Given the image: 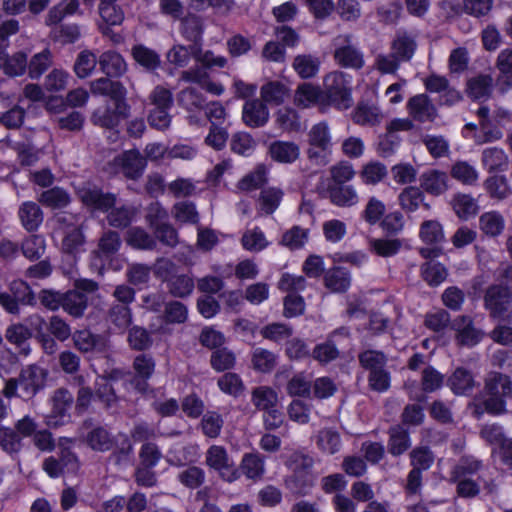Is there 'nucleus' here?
<instances>
[{"label": "nucleus", "instance_id": "obj_1", "mask_svg": "<svg viewBox=\"0 0 512 512\" xmlns=\"http://www.w3.org/2000/svg\"><path fill=\"white\" fill-rule=\"evenodd\" d=\"M107 77H101L91 82L93 94L109 97V102L97 108L91 115V122L102 128L112 129L119 125L121 120L130 114V105L127 103V90L119 82L112 80L126 72V66H102Z\"/></svg>", "mask_w": 512, "mask_h": 512}, {"label": "nucleus", "instance_id": "obj_2", "mask_svg": "<svg viewBox=\"0 0 512 512\" xmlns=\"http://www.w3.org/2000/svg\"><path fill=\"white\" fill-rule=\"evenodd\" d=\"M485 398L476 399L475 413L484 412L499 415L509 412L506 409V399L512 398V381L509 376L499 372H491L485 379Z\"/></svg>", "mask_w": 512, "mask_h": 512}, {"label": "nucleus", "instance_id": "obj_3", "mask_svg": "<svg viewBox=\"0 0 512 512\" xmlns=\"http://www.w3.org/2000/svg\"><path fill=\"white\" fill-rule=\"evenodd\" d=\"M205 463L209 468L217 471L221 479L226 482L232 483L240 478L239 470L223 446H210L205 454Z\"/></svg>", "mask_w": 512, "mask_h": 512}, {"label": "nucleus", "instance_id": "obj_4", "mask_svg": "<svg viewBox=\"0 0 512 512\" xmlns=\"http://www.w3.org/2000/svg\"><path fill=\"white\" fill-rule=\"evenodd\" d=\"M82 428L86 430L83 441L92 451L106 453L116 447V436L105 426L94 425L92 419H86Z\"/></svg>", "mask_w": 512, "mask_h": 512}, {"label": "nucleus", "instance_id": "obj_5", "mask_svg": "<svg viewBox=\"0 0 512 512\" xmlns=\"http://www.w3.org/2000/svg\"><path fill=\"white\" fill-rule=\"evenodd\" d=\"M210 56L212 52L208 51L202 57L200 45H174L167 53V61L168 64H187L193 58L197 64H227L224 57L212 59Z\"/></svg>", "mask_w": 512, "mask_h": 512}, {"label": "nucleus", "instance_id": "obj_6", "mask_svg": "<svg viewBox=\"0 0 512 512\" xmlns=\"http://www.w3.org/2000/svg\"><path fill=\"white\" fill-rule=\"evenodd\" d=\"M19 397L32 399L45 385L47 371L38 365H29L19 374Z\"/></svg>", "mask_w": 512, "mask_h": 512}, {"label": "nucleus", "instance_id": "obj_7", "mask_svg": "<svg viewBox=\"0 0 512 512\" xmlns=\"http://www.w3.org/2000/svg\"><path fill=\"white\" fill-rule=\"evenodd\" d=\"M77 195L84 205L101 212L109 211L116 203L115 194L104 193L100 188L89 183H85L79 187Z\"/></svg>", "mask_w": 512, "mask_h": 512}, {"label": "nucleus", "instance_id": "obj_8", "mask_svg": "<svg viewBox=\"0 0 512 512\" xmlns=\"http://www.w3.org/2000/svg\"><path fill=\"white\" fill-rule=\"evenodd\" d=\"M416 49L417 43L412 36L406 32L397 34L391 44L392 60L379 56L375 64H400L401 62H408L413 57Z\"/></svg>", "mask_w": 512, "mask_h": 512}, {"label": "nucleus", "instance_id": "obj_9", "mask_svg": "<svg viewBox=\"0 0 512 512\" xmlns=\"http://www.w3.org/2000/svg\"><path fill=\"white\" fill-rule=\"evenodd\" d=\"M512 296L508 287L490 286L484 296V304L494 318H503L508 312Z\"/></svg>", "mask_w": 512, "mask_h": 512}, {"label": "nucleus", "instance_id": "obj_10", "mask_svg": "<svg viewBox=\"0 0 512 512\" xmlns=\"http://www.w3.org/2000/svg\"><path fill=\"white\" fill-rule=\"evenodd\" d=\"M452 329L456 332L455 340L461 346H476L484 337V332L475 327L471 317L461 315L452 322Z\"/></svg>", "mask_w": 512, "mask_h": 512}, {"label": "nucleus", "instance_id": "obj_11", "mask_svg": "<svg viewBox=\"0 0 512 512\" xmlns=\"http://www.w3.org/2000/svg\"><path fill=\"white\" fill-rule=\"evenodd\" d=\"M132 366L135 375L130 379V385L138 392L144 393L148 388L147 381L154 374L155 360L151 355L142 353L134 358Z\"/></svg>", "mask_w": 512, "mask_h": 512}, {"label": "nucleus", "instance_id": "obj_12", "mask_svg": "<svg viewBox=\"0 0 512 512\" xmlns=\"http://www.w3.org/2000/svg\"><path fill=\"white\" fill-rule=\"evenodd\" d=\"M115 161L122 174L132 180L142 177L147 166L145 157L136 149L124 151Z\"/></svg>", "mask_w": 512, "mask_h": 512}, {"label": "nucleus", "instance_id": "obj_13", "mask_svg": "<svg viewBox=\"0 0 512 512\" xmlns=\"http://www.w3.org/2000/svg\"><path fill=\"white\" fill-rule=\"evenodd\" d=\"M407 110L413 120L424 123L433 122L438 111L433 101L426 94H418L407 102Z\"/></svg>", "mask_w": 512, "mask_h": 512}, {"label": "nucleus", "instance_id": "obj_14", "mask_svg": "<svg viewBox=\"0 0 512 512\" xmlns=\"http://www.w3.org/2000/svg\"><path fill=\"white\" fill-rule=\"evenodd\" d=\"M268 155L276 163L290 165L300 158L301 149L293 141L276 140L270 143Z\"/></svg>", "mask_w": 512, "mask_h": 512}, {"label": "nucleus", "instance_id": "obj_15", "mask_svg": "<svg viewBox=\"0 0 512 512\" xmlns=\"http://www.w3.org/2000/svg\"><path fill=\"white\" fill-rule=\"evenodd\" d=\"M243 121L252 128L264 126L269 119V111L265 103L259 99L247 101L243 107Z\"/></svg>", "mask_w": 512, "mask_h": 512}, {"label": "nucleus", "instance_id": "obj_16", "mask_svg": "<svg viewBox=\"0 0 512 512\" xmlns=\"http://www.w3.org/2000/svg\"><path fill=\"white\" fill-rule=\"evenodd\" d=\"M420 187L430 195L439 196L448 190V175L436 169H430L420 176Z\"/></svg>", "mask_w": 512, "mask_h": 512}, {"label": "nucleus", "instance_id": "obj_17", "mask_svg": "<svg viewBox=\"0 0 512 512\" xmlns=\"http://www.w3.org/2000/svg\"><path fill=\"white\" fill-rule=\"evenodd\" d=\"M388 452L392 456H400L411 447V440L408 429L403 425H393L388 430Z\"/></svg>", "mask_w": 512, "mask_h": 512}, {"label": "nucleus", "instance_id": "obj_18", "mask_svg": "<svg viewBox=\"0 0 512 512\" xmlns=\"http://www.w3.org/2000/svg\"><path fill=\"white\" fill-rule=\"evenodd\" d=\"M208 66H195L188 71H184L181 74V79L186 82L197 83L202 86L206 91L214 95H221L224 88L221 84L209 81L207 73Z\"/></svg>", "mask_w": 512, "mask_h": 512}, {"label": "nucleus", "instance_id": "obj_19", "mask_svg": "<svg viewBox=\"0 0 512 512\" xmlns=\"http://www.w3.org/2000/svg\"><path fill=\"white\" fill-rule=\"evenodd\" d=\"M352 119L361 126H376L381 123L383 114L375 104L361 101L357 104Z\"/></svg>", "mask_w": 512, "mask_h": 512}, {"label": "nucleus", "instance_id": "obj_20", "mask_svg": "<svg viewBox=\"0 0 512 512\" xmlns=\"http://www.w3.org/2000/svg\"><path fill=\"white\" fill-rule=\"evenodd\" d=\"M447 384L456 395H469L476 386L472 373L462 367L455 369L448 378Z\"/></svg>", "mask_w": 512, "mask_h": 512}, {"label": "nucleus", "instance_id": "obj_21", "mask_svg": "<svg viewBox=\"0 0 512 512\" xmlns=\"http://www.w3.org/2000/svg\"><path fill=\"white\" fill-rule=\"evenodd\" d=\"M18 215L22 226L28 231H36L43 222V212L40 206L32 201H27L19 207Z\"/></svg>", "mask_w": 512, "mask_h": 512}, {"label": "nucleus", "instance_id": "obj_22", "mask_svg": "<svg viewBox=\"0 0 512 512\" xmlns=\"http://www.w3.org/2000/svg\"><path fill=\"white\" fill-rule=\"evenodd\" d=\"M238 470L248 479L258 481L265 474L264 457L259 453H246L242 457Z\"/></svg>", "mask_w": 512, "mask_h": 512}, {"label": "nucleus", "instance_id": "obj_23", "mask_svg": "<svg viewBox=\"0 0 512 512\" xmlns=\"http://www.w3.org/2000/svg\"><path fill=\"white\" fill-rule=\"evenodd\" d=\"M125 240L127 245L137 250L152 251L157 247L154 236L139 226L129 228Z\"/></svg>", "mask_w": 512, "mask_h": 512}, {"label": "nucleus", "instance_id": "obj_24", "mask_svg": "<svg viewBox=\"0 0 512 512\" xmlns=\"http://www.w3.org/2000/svg\"><path fill=\"white\" fill-rule=\"evenodd\" d=\"M316 475L312 471H295L285 479L286 488L294 494L305 495L314 486Z\"/></svg>", "mask_w": 512, "mask_h": 512}, {"label": "nucleus", "instance_id": "obj_25", "mask_svg": "<svg viewBox=\"0 0 512 512\" xmlns=\"http://www.w3.org/2000/svg\"><path fill=\"white\" fill-rule=\"evenodd\" d=\"M168 293L174 298H187L195 288L193 276L190 273H178L166 283Z\"/></svg>", "mask_w": 512, "mask_h": 512}, {"label": "nucleus", "instance_id": "obj_26", "mask_svg": "<svg viewBox=\"0 0 512 512\" xmlns=\"http://www.w3.org/2000/svg\"><path fill=\"white\" fill-rule=\"evenodd\" d=\"M204 33V24L200 16L189 14L181 20L182 36L192 42V45H200L202 43Z\"/></svg>", "mask_w": 512, "mask_h": 512}, {"label": "nucleus", "instance_id": "obj_27", "mask_svg": "<svg viewBox=\"0 0 512 512\" xmlns=\"http://www.w3.org/2000/svg\"><path fill=\"white\" fill-rule=\"evenodd\" d=\"M481 161L489 172L506 171L509 166V159L501 148L490 147L482 152Z\"/></svg>", "mask_w": 512, "mask_h": 512}, {"label": "nucleus", "instance_id": "obj_28", "mask_svg": "<svg viewBox=\"0 0 512 512\" xmlns=\"http://www.w3.org/2000/svg\"><path fill=\"white\" fill-rule=\"evenodd\" d=\"M328 194L331 202L340 207H350L358 202L356 190L351 185H329Z\"/></svg>", "mask_w": 512, "mask_h": 512}, {"label": "nucleus", "instance_id": "obj_29", "mask_svg": "<svg viewBox=\"0 0 512 512\" xmlns=\"http://www.w3.org/2000/svg\"><path fill=\"white\" fill-rule=\"evenodd\" d=\"M62 308L73 317H81L88 306V297L78 290H69L63 293Z\"/></svg>", "mask_w": 512, "mask_h": 512}, {"label": "nucleus", "instance_id": "obj_30", "mask_svg": "<svg viewBox=\"0 0 512 512\" xmlns=\"http://www.w3.org/2000/svg\"><path fill=\"white\" fill-rule=\"evenodd\" d=\"M493 78L490 75H478L467 81V94L473 100L487 99L492 92Z\"/></svg>", "mask_w": 512, "mask_h": 512}, {"label": "nucleus", "instance_id": "obj_31", "mask_svg": "<svg viewBox=\"0 0 512 512\" xmlns=\"http://www.w3.org/2000/svg\"><path fill=\"white\" fill-rule=\"evenodd\" d=\"M360 366L371 374L386 367L388 362L387 355L379 350L367 349L358 354Z\"/></svg>", "mask_w": 512, "mask_h": 512}, {"label": "nucleus", "instance_id": "obj_32", "mask_svg": "<svg viewBox=\"0 0 512 512\" xmlns=\"http://www.w3.org/2000/svg\"><path fill=\"white\" fill-rule=\"evenodd\" d=\"M451 205L456 215L463 220L475 216L479 209L476 199L471 195L462 193L453 196Z\"/></svg>", "mask_w": 512, "mask_h": 512}, {"label": "nucleus", "instance_id": "obj_33", "mask_svg": "<svg viewBox=\"0 0 512 512\" xmlns=\"http://www.w3.org/2000/svg\"><path fill=\"white\" fill-rule=\"evenodd\" d=\"M316 444L323 453L333 455L341 448L340 434L333 428H323L316 435Z\"/></svg>", "mask_w": 512, "mask_h": 512}, {"label": "nucleus", "instance_id": "obj_34", "mask_svg": "<svg viewBox=\"0 0 512 512\" xmlns=\"http://www.w3.org/2000/svg\"><path fill=\"white\" fill-rule=\"evenodd\" d=\"M275 123L284 132H299L302 129L300 116L289 107H283L275 113Z\"/></svg>", "mask_w": 512, "mask_h": 512}, {"label": "nucleus", "instance_id": "obj_35", "mask_svg": "<svg viewBox=\"0 0 512 512\" xmlns=\"http://www.w3.org/2000/svg\"><path fill=\"white\" fill-rule=\"evenodd\" d=\"M251 401L258 410L265 412L278 406V395L268 386H259L253 389Z\"/></svg>", "mask_w": 512, "mask_h": 512}, {"label": "nucleus", "instance_id": "obj_36", "mask_svg": "<svg viewBox=\"0 0 512 512\" xmlns=\"http://www.w3.org/2000/svg\"><path fill=\"white\" fill-rule=\"evenodd\" d=\"M251 363L255 371L270 373L277 365V356L267 349L257 347L252 351Z\"/></svg>", "mask_w": 512, "mask_h": 512}, {"label": "nucleus", "instance_id": "obj_37", "mask_svg": "<svg viewBox=\"0 0 512 512\" xmlns=\"http://www.w3.org/2000/svg\"><path fill=\"white\" fill-rule=\"evenodd\" d=\"M324 281L326 287L333 292H344L349 288L351 278L346 269L334 267L326 272Z\"/></svg>", "mask_w": 512, "mask_h": 512}, {"label": "nucleus", "instance_id": "obj_38", "mask_svg": "<svg viewBox=\"0 0 512 512\" xmlns=\"http://www.w3.org/2000/svg\"><path fill=\"white\" fill-rule=\"evenodd\" d=\"M419 237L426 244H440L445 240L442 224L437 220H425L419 228Z\"/></svg>", "mask_w": 512, "mask_h": 512}, {"label": "nucleus", "instance_id": "obj_39", "mask_svg": "<svg viewBox=\"0 0 512 512\" xmlns=\"http://www.w3.org/2000/svg\"><path fill=\"white\" fill-rule=\"evenodd\" d=\"M479 226L484 234L496 237L504 230L505 221L503 216L498 212H485L479 218Z\"/></svg>", "mask_w": 512, "mask_h": 512}, {"label": "nucleus", "instance_id": "obj_40", "mask_svg": "<svg viewBox=\"0 0 512 512\" xmlns=\"http://www.w3.org/2000/svg\"><path fill=\"white\" fill-rule=\"evenodd\" d=\"M38 201L46 207L61 209L70 203V196L63 188L53 187L43 191Z\"/></svg>", "mask_w": 512, "mask_h": 512}, {"label": "nucleus", "instance_id": "obj_41", "mask_svg": "<svg viewBox=\"0 0 512 512\" xmlns=\"http://www.w3.org/2000/svg\"><path fill=\"white\" fill-rule=\"evenodd\" d=\"M172 215L181 224H197L200 219L196 206L191 201L176 202L172 207Z\"/></svg>", "mask_w": 512, "mask_h": 512}, {"label": "nucleus", "instance_id": "obj_42", "mask_svg": "<svg viewBox=\"0 0 512 512\" xmlns=\"http://www.w3.org/2000/svg\"><path fill=\"white\" fill-rule=\"evenodd\" d=\"M21 250L27 259L39 260L46 251L45 238L39 234L30 235L22 241Z\"/></svg>", "mask_w": 512, "mask_h": 512}, {"label": "nucleus", "instance_id": "obj_43", "mask_svg": "<svg viewBox=\"0 0 512 512\" xmlns=\"http://www.w3.org/2000/svg\"><path fill=\"white\" fill-rule=\"evenodd\" d=\"M425 196L420 188L408 186L398 196L399 205L406 212H415L424 202Z\"/></svg>", "mask_w": 512, "mask_h": 512}, {"label": "nucleus", "instance_id": "obj_44", "mask_svg": "<svg viewBox=\"0 0 512 512\" xmlns=\"http://www.w3.org/2000/svg\"><path fill=\"white\" fill-rule=\"evenodd\" d=\"M283 191L280 188L268 187L262 189L259 195V205L261 211L270 215L276 211L283 198Z\"/></svg>", "mask_w": 512, "mask_h": 512}, {"label": "nucleus", "instance_id": "obj_45", "mask_svg": "<svg viewBox=\"0 0 512 512\" xmlns=\"http://www.w3.org/2000/svg\"><path fill=\"white\" fill-rule=\"evenodd\" d=\"M108 321L119 330H125L132 323V312L125 304H113L107 315Z\"/></svg>", "mask_w": 512, "mask_h": 512}, {"label": "nucleus", "instance_id": "obj_46", "mask_svg": "<svg viewBox=\"0 0 512 512\" xmlns=\"http://www.w3.org/2000/svg\"><path fill=\"white\" fill-rule=\"evenodd\" d=\"M339 355L340 351L331 337H328L325 342L317 344L311 353L312 358L322 365L336 360Z\"/></svg>", "mask_w": 512, "mask_h": 512}, {"label": "nucleus", "instance_id": "obj_47", "mask_svg": "<svg viewBox=\"0 0 512 512\" xmlns=\"http://www.w3.org/2000/svg\"><path fill=\"white\" fill-rule=\"evenodd\" d=\"M135 214L136 211L131 206L113 208L107 215V222L114 228L124 229L132 223Z\"/></svg>", "mask_w": 512, "mask_h": 512}, {"label": "nucleus", "instance_id": "obj_48", "mask_svg": "<svg viewBox=\"0 0 512 512\" xmlns=\"http://www.w3.org/2000/svg\"><path fill=\"white\" fill-rule=\"evenodd\" d=\"M288 95L287 87L280 82H269L261 88V98L264 102L280 105Z\"/></svg>", "mask_w": 512, "mask_h": 512}, {"label": "nucleus", "instance_id": "obj_49", "mask_svg": "<svg viewBox=\"0 0 512 512\" xmlns=\"http://www.w3.org/2000/svg\"><path fill=\"white\" fill-rule=\"evenodd\" d=\"M385 212L386 206L384 202L377 197L372 196L368 199L367 204L361 213V217L369 225H376L382 220Z\"/></svg>", "mask_w": 512, "mask_h": 512}, {"label": "nucleus", "instance_id": "obj_50", "mask_svg": "<svg viewBox=\"0 0 512 512\" xmlns=\"http://www.w3.org/2000/svg\"><path fill=\"white\" fill-rule=\"evenodd\" d=\"M224 425L222 416L215 411L206 412L200 422L202 432L209 438H217Z\"/></svg>", "mask_w": 512, "mask_h": 512}, {"label": "nucleus", "instance_id": "obj_51", "mask_svg": "<svg viewBox=\"0 0 512 512\" xmlns=\"http://www.w3.org/2000/svg\"><path fill=\"white\" fill-rule=\"evenodd\" d=\"M320 96L321 91L317 87L304 83L298 86L294 97V103L298 107L307 108L315 104L320 99Z\"/></svg>", "mask_w": 512, "mask_h": 512}, {"label": "nucleus", "instance_id": "obj_52", "mask_svg": "<svg viewBox=\"0 0 512 512\" xmlns=\"http://www.w3.org/2000/svg\"><path fill=\"white\" fill-rule=\"evenodd\" d=\"M178 103L188 111L203 110L206 99L194 88H186L178 94Z\"/></svg>", "mask_w": 512, "mask_h": 512}, {"label": "nucleus", "instance_id": "obj_53", "mask_svg": "<svg viewBox=\"0 0 512 512\" xmlns=\"http://www.w3.org/2000/svg\"><path fill=\"white\" fill-rule=\"evenodd\" d=\"M85 122L83 113L72 110L57 116L56 123L59 129L69 132H79L82 130Z\"/></svg>", "mask_w": 512, "mask_h": 512}, {"label": "nucleus", "instance_id": "obj_54", "mask_svg": "<svg viewBox=\"0 0 512 512\" xmlns=\"http://www.w3.org/2000/svg\"><path fill=\"white\" fill-rule=\"evenodd\" d=\"M308 145L330 148L331 136L330 130L325 122H320L311 127L307 134Z\"/></svg>", "mask_w": 512, "mask_h": 512}, {"label": "nucleus", "instance_id": "obj_55", "mask_svg": "<svg viewBox=\"0 0 512 512\" xmlns=\"http://www.w3.org/2000/svg\"><path fill=\"white\" fill-rule=\"evenodd\" d=\"M121 244L122 241L119 233L113 230H107L99 238L98 249L101 254L111 256L119 251Z\"/></svg>", "mask_w": 512, "mask_h": 512}, {"label": "nucleus", "instance_id": "obj_56", "mask_svg": "<svg viewBox=\"0 0 512 512\" xmlns=\"http://www.w3.org/2000/svg\"><path fill=\"white\" fill-rule=\"evenodd\" d=\"M219 389L231 396L237 397L244 390V384L236 373H225L222 375L217 382Z\"/></svg>", "mask_w": 512, "mask_h": 512}, {"label": "nucleus", "instance_id": "obj_57", "mask_svg": "<svg viewBox=\"0 0 512 512\" xmlns=\"http://www.w3.org/2000/svg\"><path fill=\"white\" fill-rule=\"evenodd\" d=\"M179 482L187 488L196 489L205 481V472L198 466H189L178 474Z\"/></svg>", "mask_w": 512, "mask_h": 512}, {"label": "nucleus", "instance_id": "obj_58", "mask_svg": "<svg viewBox=\"0 0 512 512\" xmlns=\"http://www.w3.org/2000/svg\"><path fill=\"white\" fill-rule=\"evenodd\" d=\"M152 230L154 232V238L156 239V241L158 240L161 244L169 248H175L178 245V231L169 222L161 224Z\"/></svg>", "mask_w": 512, "mask_h": 512}, {"label": "nucleus", "instance_id": "obj_59", "mask_svg": "<svg viewBox=\"0 0 512 512\" xmlns=\"http://www.w3.org/2000/svg\"><path fill=\"white\" fill-rule=\"evenodd\" d=\"M451 176L467 185L474 184L478 179V173L475 168L465 161H458L452 166Z\"/></svg>", "mask_w": 512, "mask_h": 512}, {"label": "nucleus", "instance_id": "obj_60", "mask_svg": "<svg viewBox=\"0 0 512 512\" xmlns=\"http://www.w3.org/2000/svg\"><path fill=\"white\" fill-rule=\"evenodd\" d=\"M47 330L48 334L60 342L68 340L72 335L70 325L58 315H53L49 318Z\"/></svg>", "mask_w": 512, "mask_h": 512}, {"label": "nucleus", "instance_id": "obj_61", "mask_svg": "<svg viewBox=\"0 0 512 512\" xmlns=\"http://www.w3.org/2000/svg\"><path fill=\"white\" fill-rule=\"evenodd\" d=\"M235 355L227 348H218L212 352L210 363L214 370L222 372L235 365Z\"/></svg>", "mask_w": 512, "mask_h": 512}, {"label": "nucleus", "instance_id": "obj_62", "mask_svg": "<svg viewBox=\"0 0 512 512\" xmlns=\"http://www.w3.org/2000/svg\"><path fill=\"white\" fill-rule=\"evenodd\" d=\"M12 296L23 305L34 306L36 297L31 287L23 280H14L10 284Z\"/></svg>", "mask_w": 512, "mask_h": 512}, {"label": "nucleus", "instance_id": "obj_63", "mask_svg": "<svg viewBox=\"0 0 512 512\" xmlns=\"http://www.w3.org/2000/svg\"><path fill=\"white\" fill-rule=\"evenodd\" d=\"M334 58L337 64H364L362 53L350 44L336 48Z\"/></svg>", "mask_w": 512, "mask_h": 512}, {"label": "nucleus", "instance_id": "obj_64", "mask_svg": "<svg viewBox=\"0 0 512 512\" xmlns=\"http://www.w3.org/2000/svg\"><path fill=\"white\" fill-rule=\"evenodd\" d=\"M164 318L168 323L182 324L188 318V309L180 301H170L165 305Z\"/></svg>", "mask_w": 512, "mask_h": 512}]
</instances>
